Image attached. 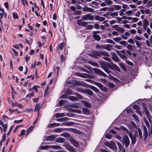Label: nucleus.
<instances>
[{
	"label": "nucleus",
	"mask_w": 152,
	"mask_h": 152,
	"mask_svg": "<svg viewBox=\"0 0 152 152\" xmlns=\"http://www.w3.org/2000/svg\"><path fill=\"white\" fill-rule=\"evenodd\" d=\"M115 51L118 55L122 59L125 60L127 59L128 55L126 54L125 50H122L119 51L115 50Z\"/></svg>",
	"instance_id": "f257e3e1"
},
{
	"label": "nucleus",
	"mask_w": 152,
	"mask_h": 152,
	"mask_svg": "<svg viewBox=\"0 0 152 152\" xmlns=\"http://www.w3.org/2000/svg\"><path fill=\"white\" fill-rule=\"evenodd\" d=\"M49 148L57 149H60L61 148V147L60 146L53 145H51L42 146L40 147V148L42 150H46L48 149Z\"/></svg>",
	"instance_id": "f03ea898"
},
{
	"label": "nucleus",
	"mask_w": 152,
	"mask_h": 152,
	"mask_svg": "<svg viewBox=\"0 0 152 152\" xmlns=\"http://www.w3.org/2000/svg\"><path fill=\"white\" fill-rule=\"evenodd\" d=\"M104 144L106 146L113 149L114 151H117L116 145L114 142H111L110 143L108 142H106L104 143Z\"/></svg>",
	"instance_id": "7ed1b4c3"
},
{
	"label": "nucleus",
	"mask_w": 152,
	"mask_h": 152,
	"mask_svg": "<svg viewBox=\"0 0 152 152\" xmlns=\"http://www.w3.org/2000/svg\"><path fill=\"white\" fill-rule=\"evenodd\" d=\"M94 19V16L93 15H91L90 14L88 13L86 15H83L82 16L81 19L83 20H92Z\"/></svg>",
	"instance_id": "20e7f679"
},
{
	"label": "nucleus",
	"mask_w": 152,
	"mask_h": 152,
	"mask_svg": "<svg viewBox=\"0 0 152 152\" xmlns=\"http://www.w3.org/2000/svg\"><path fill=\"white\" fill-rule=\"evenodd\" d=\"M90 56L95 58H97L99 56H100L99 51H96L95 50H93L91 51V53L88 54Z\"/></svg>",
	"instance_id": "39448f33"
},
{
	"label": "nucleus",
	"mask_w": 152,
	"mask_h": 152,
	"mask_svg": "<svg viewBox=\"0 0 152 152\" xmlns=\"http://www.w3.org/2000/svg\"><path fill=\"white\" fill-rule=\"evenodd\" d=\"M64 146L70 152H76V150L72 146L70 145L68 143H65L64 144Z\"/></svg>",
	"instance_id": "423d86ee"
},
{
	"label": "nucleus",
	"mask_w": 152,
	"mask_h": 152,
	"mask_svg": "<svg viewBox=\"0 0 152 152\" xmlns=\"http://www.w3.org/2000/svg\"><path fill=\"white\" fill-rule=\"evenodd\" d=\"M94 72L98 75H101L104 77H107V75L103 72L97 68H93V69Z\"/></svg>",
	"instance_id": "0eeeda50"
},
{
	"label": "nucleus",
	"mask_w": 152,
	"mask_h": 152,
	"mask_svg": "<svg viewBox=\"0 0 152 152\" xmlns=\"http://www.w3.org/2000/svg\"><path fill=\"white\" fill-rule=\"evenodd\" d=\"M123 143L125 144L126 147H127L130 143L129 140L127 136L125 135L123 139Z\"/></svg>",
	"instance_id": "6e6552de"
},
{
	"label": "nucleus",
	"mask_w": 152,
	"mask_h": 152,
	"mask_svg": "<svg viewBox=\"0 0 152 152\" xmlns=\"http://www.w3.org/2000/svg\"><path fill=\"white\" fill-rule=\"evenodd\" d=\"M69 141L75 147H78L80 146V144L78 142L76 141L75 140L73 139L70 138L69 139Z\"/></svg>",
	"instance_id": "1a4fd4ad"
},
{
	"label": "nucleus",
	"mask_w": 152,
	"mask_h": 152,
	"mask_svg": "<svg viewBox=\"0 0 152 152\" xmlns=\"http://www.w3.org/2000/svg\"><path fill=\"white\" fill-rule=\"evenodd\" d=\"M81 19H79L77 21V24L79 26H82L83 27H85L88 24L86 22H82Z\"/></svg>",
	"instance_id": "9d476101"
},
{
	"label": "nucleus",
	"mask_w": 152,
	"mask_h": 152,
	"mask_svg": "<svg viewBox=\"0 0 152 152\" xmlns=\"http://www.w3.org/2000/svg\"><path fill=\"white\" fill-rule=\"evenodd\" d=\"M143 130H144L143 140H144V141H145L146 140L147 138L148 135V133L147 129L146 127L145 126H143Z\"/></svg>",
	"instance_id": "9b49d317"
},
{
	"label": "nucleus",
	"mask_w": 152,
	"mask_h": 152,
	"mask_svg": "<svg viewBox=\"0 0 152 152\" xmlns=\"http://www.w3.org/2000/svg\"><path fill=\"white\" fill-rule=\"evenodd\" d=\"M112 55V59L116 62L119 61V59L118 56L114 52H112L111 53Z\"/></svg>",
	"instance_id": "f8f14e48"
},
{
	"label": "nucleus",
	"mask_w": 152,
	"mask_h": 152,
	"mask_svg": "<svg viewBox=\"0 0 152 152\" xmlns=\"http://www.w3.org/2000/svg\"><path fill=\"white\" fill-rule=\"evenodd\" d=\"M55 139V137L53 135H50L48 136L46 138V140L47 141H53Z\"/></svg>",
	"instance_id": "ddd939ff"
},
{
	"label": "nucleus",
	"mask_w": 152,
	"mask_h": 152,
	"mask_svg": "<svg viewBox=\"0 0 152 152\" xmlns=\"http://www.w3.org/2000/svg\"><path fill=\"white\" fill-rule=\"evenodd\" d=\"M95 19L96 20H98L100 22H102L105 19V18L100 17L99 15L95 16Z\"/></svg>",
	"instance_id": "4468645a"
},
{
	"label": "nucleus",
	"mask_w": 152,
	"mask_h": 152,
	"mask_svg": "<svg viewBox=\"0 0 152 152\" xmlns=\"http://www.w3.org/2000/svg\"><path fill=\"white\" fill-rule=\"evenodd\" d=\"M113 46L112 45L108 44L104 45L103 48L109 51H110L111 50V49L113 48Z\"/></svg>",
	"instance_id": "2eb2a0df"
},
{
	"label": "nucleus",
	"mask_w": 152,
	"mask_h": 152,
	"mask_svg": "<svg viewBox=\"0 0 152 152\" xmlns=\"http://www.w3.org/2000/svg\"><path fill=\"white\" fill-rule=\"evenodd\" d=\"M88 86L91 89H92L93 91L96 92L97 93H99V91L96 87L90 85H89Z\"/></svg>",
	"instance_id": "dca6fc26"
},
{
	"label": "nucleus",
	"mask_w": 152,
	"mask_h": 152,
	"mask_svg": "<svg viewBox=\"0 0 152 152\" xmlns=\"http://www.w3.org/2000/svg\"><path fill=\"white\" fill-rule=\"evenodd\" d=\"M38 86H34L32 88L29 89L28 91H34V90L37 93L38 91Z\"/></svg>",
	"instance_id": "f3484780"
},
{
	"label": "nucleus",
	"mask_w": 152,
	"mask_h": 152,
	"mask_svg": "<svg viewBox=\"0 0 152 152\" xmlns=\"http://www.w3.org/2000/svg\"><path fill=\"white\" fill-rule=\"evenodd\" d=\"M65 141V139L61 137L57 138L55 140V142H56L58 143H63Z\"/></svg>",
	"instance_id": "a211bd4d"
},
{
	"label": "nucleus",
	"mask_w": 152,
	"mask_h": 152,
	"mask_svg": "<svg viewBox=\"0 0 152 152\" xmlns=\"http://www.w3.org/2000/svg\"><path fill=\"white\" fill-rule=\"evenodd\" d=\"M70 130L71 131L79 134H81L82 132L81 131L75 128H70Z\"/></svg>",
	"instance_id": "6ab92c4d"
},
{
	"label": "nucleus",
	"mask_w": 152,
	"mask_h": 152,
	"mask_svg": "<svg viewBox=\"0 0 152 152\" xmlns=\"http://www.w3.org/2000/svg\"><path fill=\"white\" fill-rule=\"evenodd\" d=\"M84 93L87 94L91 96H92L93 94V92L91 90L88 89H85Z\"/></svg>",
	"instance_id": "aec40b11"
},
{
	"label": "nucleus",
	"mask_w": 152,
	"mask_h": 152,
	"mask_svg": "<svg viewBox=\"0 0 152 152\" xmlns=\"http://www.w3.org/2000/svg\"><path fill=\"white\" fill-rule=\"evenodd\" d=\"M98 63L100 65L101 67L103 69H104V68H105L107 66L106 64L104 63L102 61H99L98 62Z\"/></svg>",
	"instance_id": "412c9836"
},
{
	"label": "nucleus",
	"mask_w": 152,
	"mask_h": 152,
	"mask_svg": "<svg viewBox=\"0 0 152 152\" xmlns=\"http://www.w3.org/2000/svg\"><path fill=\"white\" fill-rule=\"evenodd\" d=\"M108 77L111 80H113L116 82H118L119 81V80L117 78L113 77L111 75H108Z\"/></svg>",
	"instance_id": "4be33fe9"
},
{
	"label": "nucleus",
	"mask_w": 152,
	"mask_h": 152,
	"mask_svg": "<svg viewBox=\"0 0 152 152\" xmlns=\"http://www.w3.org/2000/svg\"><path fill=\"white\" fill-rule=\"evenodd\" d=\"M88 63L89 64H91V65L97 67H99V65L98 64L95 62L91 61H89Z\"/></svg>",
	"instance_id": "5701e85b"
},
{
	"label": "nucleus",
	"mask_w": 152,
	"mask_h": 152,
	"mask_svg": "<svg viewBox=\"0 0 152 152\" xmlns=\"http://www.w3.org/2000/svg\"><path fill=\"white\" fill-rule=\"evenodd\" d=\"M67 98L72 101H77L78 99L77 97L74 96H70Z\"/></svg>",
	"instance_id": "b1692460"
},
{
	"label": "nucleus",
	"mask_w": 152,
	"mask_h": 152,
	"mask_svg": "<svg viewBox=\"0 0 152 152\" xmlns=\"http://www.w3.org/2000/svg\"><path fill=\"white\" fill-rule=\"evenodd\" d=\"M64 45V42H62L61 43V44L59 45L58 47L57 48V50H58V49H59L61 50H62L63 49Z\"/></svg>",
	"instance_id": "393cba45"
},
{
	"label": "nucleus",
	"mask_w": 152,
	"mask_h": 152,
	"mask_svg": "<svg viewBox=\"0 0 152 152\" xmlns=\"http://www.w3.org/2000/svg\"><path fill=\"white\" fill-rule=\"evenodd\" d=\"M126 47L129 50L133 51H135L134 49L133 46L131 45L128 44Z\"/></svg>",
	"instance_id": "a878e982"
},
{
	"label": "nucleus",
	"mask_w": 152,
	"mask_h": 152,
	"mask_svg": "<svg viewBox=\"0 0 152 152\" xmlns=\"http://www.w3.org/2000/svg\"><path fill=\"white\" fill-rule=\"evenodd\" d=\"M93 37L95 40L97 41H99L101 39V37L98 34H94L93 35Z\"/></svg>",
	"instance_id": "bb28decb"
},
{
	"label": "nucleus",
	"mask_w": 152,
	"mask_h": 152,
	"mask_svg": "<svg viewBox=\"0 0 152 152\" xmlns=\"http://www.w3.org/2000/svg\"><path fill=\"white\" fill-rule=\"evenodd\" d=\"M6 133H4L2 137L1 140L0 141V146H1L3 142H4L6 139Z\"/></svg>",
	"instance_id": "cd10ccee"
},
{
	"label": "nucleus",
	"mask_w": 152,
	"mask_h": 152,
	"mask_svg": "<svg viewBox=\"0 0 152 152\" xmlns=\"http://www.w3.org/2000/svg\"><path fill=\"white\" fill-rule=\"evenodd\" d=\"M40 109V105L39 103H38L35 106L34 111H37V112L39 111Z\"/></svg>",
	"instance_id": "c85d7f7f"
},
{
	"label": "nucleus",
	"mask_w": 152,
	"mask_h": 152,
	"mask_svg": "<svg viewBox=\"0 0 152 152\" xmlns=\"http://www.w3.org/2000/svg\"><path fill=\"white\" fill-rule=\"evenodd\" d=\"M74 122H64L63 123V124L66 126H71L74 124Z\"/></svg>",
	"instance_id": "c756f323"
},
{
	"label": "nucleus",
	"mask_w": 152,
	"mask_h": 152,
	"mask_svg": "<svg viewBox=\"0 0 152 152\" xmlns=\"http://www.w3.org/2000/svg\"><path fill=\"white\" fill-rule=\"evenodd\" d=\"M115 65L114 64H109L108 63V67L111 69L114 70V67Z\"/></svg>",
	"instance_id": "7c9ffc66"
},
{
	"label": "nucleus",
	"mask_w": 152,
	"mask_h": 152,
	"mask_svg": "<svg viewBox=\"0 0 152 152\" xmlns=\"http://www.w3.org/2000/svg\"><path fill=\"white\" fill-rule=\"evenodd\" d=\"M83 112L84 114L86 115H88L90 113V111L87 108H83Z\"/></svg>",
	"instance_id": "2f4dec72"
},
{
	"label": "nucleus",
	"mask_w": 152,
	"mask_h": 152,
	"mask_svg": "<svg viewBox=\"0 0 152 152\" xmlns=\"http://www.w3.org/2000/svg\"><path fill=\"white\" fill-rule=\"evenodd\" d=\"M138 136L139 137L140 139H141L142 138V134L141 130L140 128H138Z\"/></svg>",
	"instance_id": "473e14b6"
},
{
	"label": "nucleus",
	"mask_w": 152,
	"mask_h": 152,
	"mask_svg": "<svg viewBox=\"0 0 152 152\" xmlns=\"http://www.w3.org/2000/svg\"><path fill=\"white\" fill-rule=\"evenodd\" d=\"M100 52V56L101 55L106 56H109L110 55L107 53L102 51H99Z\"/></svg>",
	"instance_id": "72a5a7b5"
},
{
	"label": "nucleus",
	"mask_w": 152,
	"mask_h": 152,
	"mask_svg": "<svg viewBox=\"0 0 152 152\" xmlns=\"http://www.w3.org/2000/svg\"><path fill=\"white\" fill-rule=\"evenodd\" d=\"M65 116V114L64 113H57L56 115V118L63 117Z\"/></svg>",
	"instance_id": "f704fd0d"
},
{
	"label": "nucleus",
	"mask_w": 152,
	"mask_h": 152,
	"mask_svg": "<svg viewBox=\"0 0 152 152\" xmlns=\"http://www.w3.org/2000/svg\"><path fill=\"white\" fill-rule=\"evenodd\" d=\"M131 139L132 143V144H134L136 141V136H133V137L132 138H130Z\"/></svg>",
	"instance_id": "c9c22d12"
},
{
	"label": "nucleus",
	"mask_w": 152,
	"mask_h": 152,
	"mask_svg": "<svg viewBox=\"0 0 152 152\" xmlns=\"http://www.w3.org/2000/svg\"><path fill=\"white\" fill-rule=\"evenodd\" d=\"M119 65L124 71H126V68L125 67V66L122 63H120L119 64Z\"/></svg>",
	"instance_id": "e433bc0d"
},
{
	"label": "nucleus",
	"mask_w": 152,
	"mask_h": 152,
	"mask_svg": "<svg viewBox=\"0 0 152 152\" xmlns=\"http://www.w3.org/2000/svg\"><path fill=\"white\" fill-rule=\"evenodd\" d=\"M142 112L143 113H145L147 117H149V111L147 109H143V111Z\"/></svg>",
	"instance_id": "4c0bfd02"
},
{
	"label": "nucleus",
	"mask_w": 152,
	"mask_h": 152,
	"mask_svg": "<svg viewBox=\"0 0 152 152\" xmlns=\"http://www.w3.org/2000/svg\"><path fill=\"white\" fill-rule=\"evenodd\" d=\"M86 26V28L87 30H90L92 29L93 28V25H87Z\"/></svg>",
	"instance_id": "58836bf2"
},
{
	"label": "nucleus",
	"mask_w": 152,
	"mask_h": 152,
	"mask_svg": "<svg viewBox=\"0 0 152 152\" xmlns=\"http://www.w3.org/2000/svg\"><path fill=\"white\" fill-rule=\"evenodd\" d=\"M106 41L107 42L109 43H110L112 44H115V42L113 40L110 39H107L106 40Z\"/></svg>",
	"instance_id": "ea45409f"
},
{
	"label": "nucleus",
	"mask_w": 152,
	"mask_h": 152,
	"mask_svg": "<svg viewBox=\"0 0 152 152\" xmlns=\"http://www.w3.org/2000/svg\"><path fill=\"white\" fill-rule=\"evenodd\" d=\"M63 128H57L55 129L54 131L55 132H61L63 130Z\"/></svg>",
	"instance_id": "a19ab883"
},
{
	"label": "nucleus",
	"mask_w": 152,
	"mask_h": 152,
	"mask_svg": "<svg viewBox=\"0 0 152 152\" xmlns=\"http://www.w3.org/2000/svg\"><path fill=\"white\" fill-rule=\"evenodd\" d=\"M135 42L136 45L137 47L140 48H141V45H142V44L139 41H137V40L135 41Z\"/></svg>",
	"instance_id": "79ce46f5"
},
{
	"label": "nucleus",
	"mask_w": 152,
	"mask_h": 152,
	"mask_svg": "<svg viewBox=\"0 0 152 152\" xmlns=\"http://www.w3.org/2000/svg\"><path fill=\"white\" fill-rule=\"evenodd\" d=\"M69 134L67 133H64L60 134V136H63L64 137H69L70 136Z\"/></svg>",
	"instance_id": "37998d69"
},
{
	"label": "nucleus",
	"mask_w": 152,
	"mask_h": 152,
	"mask_svg": "<svg viewBox=\"0 0 152 152\" xmlns=\"http://www.w3.org/2000/svg\"><path fill=\"white\" fill-rule=\"evenodd\" d=\"M143 25H144L145 26H148L149 25V22L146 19H144L143 20Z\"/></svg>",
	"instance_id": "c03bdc74"
},
{
	"label": "nucleus",
	"mask_w": 152,
	"mask_h": 152,
	"mask_svg": "<svg viewBox=\"0 0 152 152\" xmlns=\"http://www.w3.org/2000/svg\"><path fill=\"white\" fill-rule=\"evenodd\" d=\"M104 2L108 5H111L113 3V1L110 0H105Z\"/></svg>",
	"instance_id": "a18cd8bd"
},
{
	"label": "nucleus",
	"mask_w": 152,
	"mask_h": 152,
	"mask_svg": "<svg viewBox=\"0 0 152 152\" xmlns=\"http://www.w3.org/2000/svg\"><path fill=\"white\" fill-rule=\"evenodd\" d=\"M94 84H95L97 86H98L99 87V88H101L102 87V86H103V85L100 83H99L97 82H95L94 83Z\"/></svg>",
	"instance_id": "49530a36"
},
{
	"label": "nucleus",
	"mask_w": 152,
	"mask_h": 152,
	"mask_svg": "<svg viewBox=\"0 0 152 152\" xmlns=\"http://www.w3.org/2000/svg\"><path fill=\"white\" fill-rule=\"evenodd\" d=\"M70 106L71 107L76 108H78V105H77L76 104H70Z\"/></svg>",
	"instance_id": "de8ad7c7"
},
{
	"label": "nucleus",
	"mask_w": 152,
	"mask_h": 152,
	"mask_svg": "<svg viewBox=\"0 0 152 152\" xmlns=\"http://www.w3.org/2000/svg\"><path fill=\"white\" fill-rule=\"evenodd\" d=\"M1 118L4 121H6V118L10 119V118H8L6 115H2Z\"/></svg>",
	"instance_id": "09e8293b"
},
{
	"label": "nucleus",
	"mask_w": 152,
	"mask_h": 152,
	"mask_svg": "<svg viewBox=\"0 0 152 152\" xmlns=\"http://www.w3.org/2000/svg\"><path fill=\"white\" fill-rule=\"evenodd\" d=\"M113 7H114V9L115 10H120L121 7V6L119 5H114L113 6Z\"/></svg>",
	"instance_id": "8fccbe9b"
},
{
	"label": "nucleus",
	"mask_w": 152,
	"mask_h": 152,
	"mask_svg": "<svg viewBox=\"0 0 152 152\" xmlns=\"http://www.w3.org/2000/svg\"><path fill=\"white\" fill-rule=\"evenodd\" d=\"M107 84L109 86V87L111 88H114L115 86V84L114 83L110 82H108Z\"/></svg>",
	"instance_id": "3c124183"
},
{
	"label": "nucleus",
	"mask_w": 152,
	"mask_h": 152,
	"mask_svg": "<svg viewBox=\"0 0 152 152\" xmlns=\"http://www.w3.org/2000/svg\"><path fill=\"white\" fill-rule=\"evenodd\" d=\"M82 14V12L81 11L76 10L74 12V15H80Z\"/></svg>",
	"instance_id": "603ef678"
},
{
	"label": "nucleus",
	"mask_w": 152,
	"mask_h": 152,
	"mask_svg": "<svg viewBox=\"0 0 152 152\" xmlns=\"http://www.w3.org/2000/svg\"><path fill=\"white\" fill-rule=\"evenodd\" d=\"M144 120L146 125L148 127H149V124L148 120L145 118H144Z\"/></svg>",
	"instance_id": "864d4df0"
},
{
	"label": "nucleus",
	"mask_w": 152,
	"mask_h": 152,
	"mask_svg": "<svg viewBox=\"0 0 152 152\" xmlns=\"http://www.w3.org/2000/svg\"><path fill=\"white\" fill-rule=\"evenodd\" d=\"M13 17L14 19H18V17L17 13L16 12H13Z\"/></svg>",
	"instance_id": "5fc2aeb1"
},
{
	"label": "nucleus",
	"mask_w": 152,
	"mask_h": 152,
	"mask_svg": "<svg viewBox=\"0 0 152 152\" xmlns=\"http://www.w3.org/2000/svg\"><path fill=\"white\" fill-rule=\"evenodd\" d=\"M119 43L121 45H124L125 47H126L125 46L127 43L126 41H121L119 42Z\"/></svg>",
	"instance_id": "6e6d98bb"
},
{
	"label": "nucleus",
	"mask_w": 152,
	"mask_h": 152,
	"mask_svg": "<svg viewBox=\"0 0 152 152\" xmlns=\"http://www.w3.org/2000/svg\"><path fill=\"white\" fill-rule=\"evenodd\" d=\"M118 15V13L117 12H113L111 13L110 15L112 17H114L115 16H117Z\"/></svg>",
	"instance_id": "4d7b16f0"
},
{
	"label": "nucleus",
	"mask_w": 152,
	"mask_h": 152,
	"mask_svg": "<svg viewBox=\"0 0 152 152\" xmlns=\"http://www.w3.org/2000/svg\"><path fill=\"white\" fill-rule=\"evenodd\" d=\"M2 127L3 128V131L5 133L7 129V124H5L4 125H3Z\"/></svg>",
	"instance_id": "13d9d810"
},
{
	"label": "nucleus",
	"mask_w": 152,
	"mask_h": 152,
	"mask_svg": "<svg viewBox=\"0 0 152 152\" xmlns=\"http://www.w3.org/2000/svg\"><path fill=\"white\" fill-rule=\"evenodd\" d=\"M121 33H123L124 31V28H120L118 27V30L117 31Z\"/></svg>",
	"instance_id": "bf43d9fd"
},
{
	"label": "nucleus",
	"mask_w": 152,
	"mask_h": 152,
	"mask_svg": "<svg viewBox=\"0 0 152 152\" xmlns=\"http://www.w3.org/2000/svg\"><path fill=\"white\" fill-rule=\"evenodd\" d=\"M132 117L137 121H139V120L137 116L135 114H134L132 115Z\"/></svg>",
	"instance_id": "052dcab7"
},
{
	"label": "nucleus",
	"mask_w": 152,
	"mask_h": 152,
	"mask_svg": "<svg viewBox=\"0 0 152 152\" xmlns=\"http://www.w3.org/2000/svg\"><path fill=\"white\" fill-rule=\"evenodd\" d=\"M33 128L34 126H31L29 127V128H28V129L27 130V132H28V134L29 132H30L32 131Z\"/></svg>",
	"instance_id": "680f3d73"
},
{
	"label": "nucleus",
	"mask_w": 152,
	"mask_h": 152,
	"mask_svg": "<svg viewBox=\"0 0 152 152\" xmlns=\"http://www.w3.org/2000/svg\"><path fill=\"white\" fill-rule=\"evenodd\" d=\"M133 108L134 109L138 110L140 109L139 106L137 105H134L133 106Z\"/></svg>",
	"instance_id": "e2e57ef3"
},
{
	"label": "nucleus",
	"mask_w": 152,
	"mask_h": 152,
	"mask_svg": "<svg viewBox=\"0 0 152 152\" xmlns=\"http://www.w3.org/2000/svg\"><path fill=\"white\" fill-rule=\"evenodd\" d=\"M113 39L116 42H118L121 39V38L119 37H116L113 38Z\"/></svg>",
	"instance_id": "0e129e2a"
},
{
	"label": "nucleus",
	"mask_w": 152,
	"mask_h": 152,
	"mask_svg": "<svg viewBox=\"0 0 152 152\" xmlns=\"http://www.w3.org/2000/svg\"><path fill=\"white\" fill-rule=\"evenodd\" d=\"M84 104L86 107H90L91 106L90 104L87 102H84Z\"/></svg>",
	"instance_id": "69168bd1"
},
{
	"label": "nucleus",
	"mask_w": 152,
	"mask_h": 152,
	"mask_svg": "<svg viewBox=\"0 0 152 152\" xmlns=\"http://www.w3.org/2000/svg\"><path fill=\"white\" fill-rule=\"evenodd\" d=\"M60 58L61 62H63L65 60V58L64 56L63 55H61L60 56Z\"/></svg>",
	"instance_id": "338daca9"
},
{
	"label": "nucleus",
	"mask_w": 152,
	"mask_h": 152,
	"mask_svg": "<svg viewBox=\"0 0 152 152\" xmlns=\"http://www.w3.org/2000/svg\"><path fill=\"white\" fill-rule=\"evenodd\" d=\"M100 89L101 90L104 92H106L107 90L106 88L104 86H102V87L101 88H100Z\"/></svg>",
	"instance_id": "774afa93"
}]
</instances>
